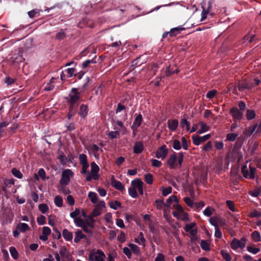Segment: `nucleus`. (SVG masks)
Returning <instances> with one entry per match:
<instances>
[{
	"label": "nucleus",
	"instance_id": "obj_2",
	"mask_svg": "<svg viewBox=\"0 0 261 261\" xmlns=\"http://www.w3.org/2000/svg\"><path fill=\"white\" fill-rule=\"evenodd\" d=\"M173 207L175 211L173 212L172 214L174 217L185 222L189 221L188 214L184 211L180 205L175 204L173 205Z\"/></svg>",
	"mask_w": 261,
	"mask_h": 261
},
{
	"label": "nucleus",
	"instance_id": "obj_34",
	"mask_svg": "<svg viewBox=\"0 0 261 261\" xmlns=\"http://www.w3.org/2000/svg\"><path fill=\"white\" fill-rule=\"evenodd\" d=\"M221 222V219L218 217H213L210 219V223L215 226V228L218 227V225Z\"/></svg>",
	"mask_w": 261,
	"mask_h": 261
},
{
	"label": "nucleus",
	"instance_id": "obj_50",
	"mask_svg": "<svg viewBox=\"0 0 261 261\" xmlns=\"http://www.w3.org/2000/svg\"><path fill=\"white\" fill-rule=\"evenodd\" d=\"M180 125L182 127H186L187 131L190 130V123L186 119H182L180 122Z\"/></svg>",
	"mask_w": 261,
	"mask_h": 261
},
{
	"label": "nucleus",
	"instance_id": "obj_59",
	"mask_svg": "<svg viewBox=\"0 0 261 261\" xmlns=\"http://www.w3.org/2000/svg\"><path fill=\"white\" fill-rule=\"evenodd\" d=\"M184 200L188 206L191 207L193 206L194 201L191 198L186 197L184 198Z\"/></svg>",
	"mask_w": 261,
	"mask_h": 261
},
{
	"label": "nucleus",
	"instance_id": "obj_42",
	"mask_svg": "<svg viewBox=\"0 0 261 261\" xmlns=\"http://www.w3.org/2000/svg\"><path fill=\"white\" fill-rule=\"evenodd\" d=\"M163 196H166L172 192V188L168 187L166 188L162 187L161 189Z\"/></svg>",
	"mask_w": 261,
	"mask_h": 261
},
{
	"label": "nucleus",
	"instance_id": "obj_15",
	"mask_svg": "<svg viewBox=\"0 0 261 261\" xmlns=\"http://www.w3.org/2000/svg\"><path fill=\"white\" fill-rule=\"evenodd\" d=\"M230 113L233 117L236 119H241L243 116V112L239 110L237 107H233L231 109Z\"/></svg>",
	"mask_w": 261,
	"mask_h": 261
},
{
	"label": "nucleus",
	"instance_id": "obj_31",
	"mask_svg": "<svg viewBox=\"0 0 261 261\" xmlns=\"http://www.w3.org/2000/svg\"><path fill=\"white\" fill-rule=\"evenodd\" d=\"M199 124L200 125L201 128L198 130L197 132V133L201 134L203 133H205L206 132H207L210 130V127L209 126H208L205 122H200L199 123Z\"/></svg>",
	"mask_w": 261,
	"mask_h": 261
},
{
	"label": "nucleus",
	"instance_id": "obj_60",
	"mask_svg": "<svg viewBox=\"0 0 261 261\" xmlns=\"http://www.w3.org/2000/svg\"><path fill=\"white\" fill-rule=\"evenodd\" d=\"M213 211L214 209L212 207L208 206L204 210L203 214L206 216L209 217L212 214Z\"/></svg>",
	"mask_w": 261,
	"mask_h": 261
},
{
	"label": "nucleus",
	"instance_id": "obj_8",
	"mask_svg": "<svg viewBox=\"0 0 261 261\" xmlns=\"http://www.w3.org/2000/svg\"><path fill=\"white\" fill-rule=\"evenodd\" d=\"M246 239L243 237L240 240L236 238H234L231 243L230 246L232 249L236 250L239 248H244L246 246Z\"/></svg>",
	"mask_w": 261,
	"mask_h": 261
},
{
	"label": "nucleus",
	"instance_id": "obj_38",
	"mask_svg": "<svg viewBox=\"0 0 261 261\" xmlns=\"http://www.w3.org/2000/svg\"><path fill=\"white\" fill-rule=\"evenodd\" d=\"M200 247L205 251L210 250V243L208 241L201 240L200 242Z\"/></svg>",
	"mask_w": 261,
	"mask_h": 261
},
{
	"label": "nucleus",
	"instance_id": "obj_63",
	"mask_svg": "<svg viewBox=\"0 0 261 261\" xmlns=\"http://www.w3.org/2000/svg\"><path fill=\"white\" fill-rule=\"evenodd\" d=\"M237 136V134H235L233 133H229L227 134L226 139L227 140L229 141H233L236 140Z\"/></svg>",
	"mask_w": 261,
	"mask_h": 261
},
{
	"label": "nucleus",
	"instance_id": "obj_39",
	"mask_svg": "<svg viewBox=\"0 0 261 261\" xmlns=\"http://www.w3.org/2000/svg\"><path fill=\"white\" fill-rule=\"evenodd\" d=\"M221 254L223 258L226 260V261H230L231 259V256L230 255V254L225 250H222L221 251Z\"/></svg>",
	"mask_w": 261,
	"mask_h": 261
},
{
	"label": "nucleus",
	"instance_id": "obj_44",
	"mask_svg": "<svg viewBox=\"0 0 261 261\" xmlns=\"http://www.w3.org/2000/svg\"><path fill=\"white\" fill-rule=\"evenodd\" d=\"M10 254L14 259H17L18 257V253L14 247H11L9 249Z\"/></svg>",
	"mask_w": 261,
	"mask_h": 261
},
{
	"label": "nucleus",
	"instance_id": "obj_29",
	"mask_svg": "<svg viewBox=\"0 0 261 261\" xmlns=\"http://www.w3.org/2000/svg\"><path fill=\"white\" fill-rule=\"evenodd\" d=\"M88 197L90 199L91 202L93 204H97L99 202L97 195L95 192H90L88 193Z\"/></svg>",
	"mask_w": 261,
	"mask_h": 261
},
{
	"label": "nucleus",
	"instance_id": "obj_52",
	"mask_svg": "<svg viewBox=\"0 0 261 261\" xmlns=\"http://www.w3.org/2000/svg\"><path fill=\"white\" fill-rule=\"evenodd\" d=\"M172 147L175 150H179L181 147L180 141L178 140H174L173 141Z\"/></svg>",
	"mask_w": 261,
	"mask_h": 261
},
{
	"label": "nucleus",
	"instance_id": "obj_58",
	"mask_svg": "<svg viewBox=\"0 0 261 261\" xmlns=\"http://www.w3.org/2000/svg\"><path fill=\"white\" fill-rule=\"evenodd\" d=\"M226 203L230 211H231L232 212L236 211L235 205L232 201L227 200Z\"/></svg>",
	"mask_w": 261,
	"mask_h": 261
},
{
	"label": "nucleus",
	"instance_id": "obj_46",
	"mask_svg": "<svg viewBox=\"0 0 261 261\" xmlns=\"http://www.w3.org/2000/svg\"><path fill=\"white\" fill-rule=\"evenodd\" d=\"M247 250L249 252L254 254H256L260 251V249L259 248H256L253 246H248L247 247Z\"/></svg>",
	"mask_w": 261,
	"mask_h": 261
},
{
	"label": "nucleus",
	"instance_id": "obj_61",
	"mask_svg": "<svg viewBox=\"0 0 261 261\" xmlns=\"http://www.w3.org/2000/svg\"><path fill=\"white\" fill-rule=\"evenodd\" d=\"M39 225H44L46 223V218L44 216L41 215L37 219Z\"/></svg>",
	"mask_w": 261,
	"mask_h": 261
},
{
	"label": "nucleus",
	"instance_id": "obj_28",
	"mask_svg": "<svg viewBox=\"0 0 261 261\" xmlns=\"http://www.w3.org/2000/svg\"><path fill=\"white\" fill-rule=\"evenodd\" d=\"M16 228L19 230L20 232H24L27 230H30L29 226L24 223H19L16 227Z\"/></svg>",
	"mask_w": 261,
	"mask_h": 261
},
{
	"label": "nucleus",
	"instance_id": "obj_17",
	"mask_svg": "<svg viewBox=\"0 0 261 261\" xmlns=\"http://www.w3.org/2000/svg\"><path fill=\"white\" fill-rule=\"evenodd\" d=\"M155 205L157 209L160 210H162L163 211V212H165L166 207L170 208V205L165 203L163 200L162 199L156 200L155 201Z\"/></svg>",
	"mask_w": 261,
	"mask_h": 261
},
{
	"label": "nucleus",
	"instance_id": "obj_16",
	"mask_svg": "<svg viewBox=\"0 0 261 261\" xmlns=\"http://www.w3.org/2000/svg\"><path fill=\"white\" fill-rule=\"evenodd\" d=\"M75 71V70L73 68H70L67 69H65L64 71L61 75V79L62 80H65L66 77H70L74 74Z\"/></svg>",
	"mask_w": 261,
	"mask_h": 261
},
{
	"label": "nucleus",
	"instance_id": "obj_22",
	"mask_svg": "<svg viewBox=\"0 0 261 261\" xmlns=\"http://www.w3.org/2000/svg\"><path fill=\"white\" fill-rule=\"evenodd\" d=\"M135 242L138 244L139 245L142 246L143 247L145 246L146 240L144 237L143 233L140 232L137 238L135 239Z\"/></svg>",
	"mask_w": 261,
	"mask_h": 261
},
{
	"label": "nucleus",
	"instance_id": "obj_49",
	"mask_svg": "<svg viewBox=\"0 0 261 261\" xmlns=\"http://www.w3.org/2000/svg\"><path fill=\"white\" fill-rule=\"evenodd\" d=\"M39 210L43 214H45L48 211V206L44 203L40 204L39 205Z\"/></svg>",
	"mask_w": 261,
	"mask_h": 261
},
{
	"label": "nucleus",
	"instance_id": "obj_23",
	"mask_svg": "<svg viewBox=\"0 0 261 261\" xmlns=\"http://www.w3.org/2000/svg\"><path fill=\"white\" fill-rule=\"evenodd\" d=\"M86 236L80 230H77L75 232V237L74 242L75 243H78L80 241L83 239L86 238Z\"/></svg>",
	"mask_w": 261,
	"mask_h": 261
},
{
	"label": "nucleus",
	"instance_id": "obj_51",
	"mask_svg": "<svg viewBox=\"0 0 261 261\" xmlns=\"http://www.w3.org/2000/svg\"><path fill=\"white\" fill-rule=\"evenodd\" d=\"M11 171H12V174L14 176H15V177H16L19 179L22 178V174L19 170L16 169V168H13L12 169Z\"/></svg>",
	"mask_w": 261,
	"mask_h": 261
},
{
	"label": "nucleus",
	"instance_id": "obj_45",
	"mask_svg": "<svg viewBox=\"0 0 261 261\" xmlns=\"http://www.w3.org/2000/svg\"><path fill=\"white\" fill-rule=\"evenodd\" d=\"M246 116L248 120H252L255 118V113L253 110H248L246 111Z\"/></svg>",
	"mask_w": 261,
	"mask_h": 261
},
{
	"label": "nucleus",
	"instance_id": "obj_7",
	"mask_svg": "<svg viewBox=\"0 0 261 261\" xmlns=\"http://www.w3.org/2000/svg\"><path fill=\"white\" fill-rule=\"evenodd\" d=\"M106 258L105 253L101 250H92L89 255L90 261H104Z\"/></svg>",
	"mask_w": 261,
	"mask_h": 261
},
{
	"label": "nucleus",
	"instance_id": "obj_62",
	"mask_svg": "<svg viewBox=\"0 0 261 261\" xmlns=\"http://www.w3.org/2000/svg\"><path fill=\"white\" fill-rule=\"evenodd\" d=\"M82 171H81V173L82 174H84V175H86L88 172V169L89 168V164H88V163H86V164H82Z\"/></svg>",
	"mask_w": 261,
	"mask_h": 261
},
{
	"label": "nucleus",
	"instance_id": "obj_10",
	"mask_svg": "<svg viewBox=\"0 0 261 261\" xmlns=\"http://www.w3.org/2000/svg\"><path fill=\"white\" fill-rule=\"evenodd\" d=\"M88 151L90 155H93L96 160H99L100 154L102 152V149L96 144L90 145L88 148Z\"/></svg>",
	"mask_w": 261,
	"mask_h": 261
},
{
	"label": "nucleus",
	"instance_id": "obj_64",
	"mask_svg": "<svg viewBox=\"0 0 261 261\" xmlns=\"http://www.w3.org/2000/svg\"><path fill=\"white\" fill-rule=\"evenodd\" d=\"M80 214V210L78 208H75V210H74V212H71L70 214V216L72 218L75 219L77 218H79L78 216H79Z\"/></svg>",
	"mask_w": 261,
	"mask_h": 261
},
{
	"label": "nucleus",
	"instance_id": "obj_19",
	"mask_svg": "<svg viewBox=\"0 0 261 261\" xmlns=\"http://www.w3.org/2000/svg\"><path fill=\"white\" fill-rule=\"evenodd\" d=\"M210 3L209 2L207 4L204 3V5L202 6L203 11L201 14V21L203 20L206 18L207 15L210 12Z\"/></svg>",
	"mask_w": 261,
	"mask_h": 261
},
{
	"label": "nucleus",
	"instance_id": "obj_30",
	"mask_svg": "<svg viewBox=\"0 0 261 261\" xmlns=\"http://www.w3.org/2000/svg\"><path fill=\"white\" fill-rule=\"evenodd\" d=\"M88 109L87 105L83 104L80 106L79 114L81 117H85L88 114Z\"/></svg>",
	"mask_w": 261,
	"mask_h": 261
},
{
	"label": "nucleus",
	"instance_id": "obj_56",
	"mask_svg": "<svg viewBox=\"0 0 261 261\" xmlns=\"http://www.w3.org/2000/svg\"><path fill=\"white\" fill-rule=\"evenodd\" d=\"M79 161L81 165L88 163L87 160V155L84 153L80 154L79 155Z\"/></svg>",
	"mask_w": 261,
	"mask_h": 261
},
{
	"label": "nucleus",
	"instance_id": "obj_40",
	"mask_svg": "<svg viewBox=\"0 0 261 261\" xmlns=\"http://www.w3.org/2000/svg\"><path fill=\"white\" fill-rule=\"evenodd\" d=\"M55 205L59 207L63 206V199L60 196H56L54 199Z\"/></svg>",
	"mask_w": 261,
	"mask_h": 261
},
{
	"label": "nucleus",
	"instance_id": "obj_21",
	"mask_svg": "<svg viewBox=\"0 0 261 261\" xmlns=\"http://www.w3.org/2000/svg\"><path fill=\"white\" fill-rule=\"evenodd\" d=\"M168 128L172 132L175 131L176 129L178 121L176 119L169 120L167 122Z\"/></svg>",
	"mask_w": 261,
	"mask_h": 261
},
{
	"label": "nucleus",
	"instance_id": "obj_14",
	"mask_svg": "<svg viewBox=\"0 0 261 261\" xmlns=\"http://www.w3.org/2000/svg\"><path fill=\"white\" fill-rule=\"evenodd\" d=\"M51 233V229L47 226H44L42 228V234L40 236L39 239L43 241L48 240V236Z\"/></svg>",
	"mask_w": 261,
	"mask_h": 261
},
{
	"label": "nucleus",
	"instance_id": "obj_11",
	"mask_svg": "<svg viewBox=\"0 0 261 261\" xmlns=\"http://www.w3.org/2000/svg\"><path fill=\"white\" fill-rule=\"evenodd\" d=\"M143 182L140 179L137 178L132 181L131 186L136 190H138L139 193L141 195H143Z\"/></svg>",
	"mask_w": 261,
	"mask_h": 261
},
{
	"label": "nucleus",
	"instance_id": "obj_53",
	"mask_svg": "<svg viewBox=\"0 0 261 261\" xmlns=\"http://www.w3.org/2000/svg\"><path fill=\"white\" fill-rule=\"evenodd\" d=\"M128 194L133 198H137L138 196L137 190L132 187L128 189Z\"/></svg>",
	"mask_w": 261,
	"mask_h": 261
},
{
	"label": "nucleus",
	"instance_id": "obj_32",
	"mask_svg": "<svg viewBox=\"0 0 261 261\" xmlns=\"http://www.w3.org/2000/svg\"><path fill=\"white\" fill-rule=\"evenodd\" d=\"M183 30H184V28L181 27L173 28L169 32V36L171 37L175 36Z\"/></svg>",
	"mask_w": 261,
	"mask_h": 261
},
{
	"label": "nucleus",
	"instance_id": "obj_13",
	"mask_svg": "<svg viewBox=\"0 0 261 261\" xmlns=\"http://www.w3.org/2000/svg\"><path fill=\"white\" fill-rule=\"evenodd\" d=\"M211 137L210 134H207L202 137H199L198 136H193L192 137V139L193 141V143L195 145H199L201 143L206 141L208 140Z\"/></svg>",
	"mask_w": 261,
	"mask_h": 261
},
{
	"label": "nucleus",
	"instance_id": "obj_4",
	"mask_svg": "<svg viewBox=\"0 0 261 261\" xmlns=\"http://www.w3.org/2000/svg\"><path fill=\"white\" fill-rule=\"evenodd\" d=\"M241 171L243 176L246 178L253 179L255 178L256 168L251 165L249 167L247 165H243L241 168Z\"/></svg>",
	"mask_w": 261,
	"mask_h": 261
},
{
	"label": "nucleus",
	"instance_id": "obj_55",
	"mask_svg": "<svg viewBox=\"0 0 261 261\" xmlns=\"http://www.w3.org/2000/svg\"><path fill=\"white\" fill-rule=\"evenodd\" d=\"M74 222L77 227H82L85 223L84 221L82 220L80 217L74 219Z\"/></svg>",
	"mask_w": 261,
	"mask_h": 261
},
{
	"label": "nucleus",
	"instance_id": "obj_3",
	"mask_svg": "<svg viewBox=\"0 0 261 261\" xmlns=\"http://www.w3.org/2000/svg\"><path fill=\"white\" fill-rule=\"evenodd\" d=\"M99 168L98 166L95 163L92 162L91 164V170L90 172H88L86 175V180L90 181L92 180H97L99 177L98 172Z\"/></svg>",
	"mask_w": 261,
	"mask_h": 261
},
{
	"label": "nucleus",
	"instance_id": "obj_43",
	"mask_svg": "<svg viewBox=\"0 0 261 261\" xmlns=\"http://www.w3.org/2000/svg\"><path fill=\"white\" fill-rule=\"evenodd\" d=\"M172 202H175V204H178V200L177 198V197L175 195H172L170 197H169L166 200V204H168L170 206L171 204L172 203Z\"/></svg>",
	"mask_w": 261,
	"mask_h": 261
},
{
	"label": "nucleus",
	"instance_id": "obj_47",
	"mask_svg": "<svg viewBox=\"0 0 261 261\" xmlns=\"http://www.w3.org/2000/svg\"><path fill=\"white\" fill-rule=\"evenodd\" d=\"M108 136L111 139L117 138L119 137V132L118 130L111 131L109 133Z\"/></svg>",
	"mask_w": 261,
	"mask_h": 261
},
{
	"label": "nucleus",
	"instance_id": "obj_5",
	"mask_svg": "<svg viewBox=\"0 0 261 261\" xmlns=\"http://www.w3.org/2000/svg\"><path fill=\"white\" fill-rule=\"evenodd\" d=\"M73 175L74 173L71 170L69 169L64 170L62 173L60 185L62 186H66L69 183L70 179L73 177Z\"/></svg>",
	"mask_w": 261,
	"mask_h": 261
},
{
	"label": "nucleus",
	"instance_id": "obj_35",
	"mask_svg": "<svg viewBox=\"0 0 261 261\" xmlns=\"http://www.w3.org/2000/svg\"><path fill=\"white\" fill-rule=\"evenodd\" d=\"M128 246L129 247L130 250H132L134 254L138 255L140 253V249L137 245L134 244L129 243L128 245Z\"/></svg>",
	"mask_w": 261,
	"mask_h": 261
},
{
	"label": "nucleus",
	"instance_id": "obj_1",
	"mask_svg": "<svg viewBox=\"0 0 261 261\" xmlns=\"http://www.w3.org/2000/svg\"><path fill=\"white\" fill-rule=\"evenodd\" d=\"M184 160V153L180 152L178 153L174 152L171 154L168 160L167 164L171 169H175L178 165L179 168L181 167Z\"/></svg>",
	"mask_w": 261,
	"mask_h": 261
},
{
	"label": "nucleus",
	"instance_id": "obj_24",
	"mask_svg": "<svg viewBox=\"0 0 261 261\" xmlns=\"http://www.w3.org/2000/svg\"><path fill=\"white\" fill-rule=\"evenodd\" d=\"M254 87V85L248 84L246 81H243L239 83L238 85L239 90L243 91L245 89H250Z\"/></svg>",
	"mask_w": 261,
	"mask_h": 261
},
{
	"label": "nucleus",
	"instance_id": "obj_48",
	"mask_svg": "<svg viewBox=\"0 0 261 261\" xmlns=\"http://www.w3.org/2000/svg\"><path fill=\"white\" fill-rule=\"evenodd\" d=\"M196 224L195 222L187 224L185 226L184 229L186 232H189L192 229L196 227Z\"/></svg>",
	"mask_w": 261,
	"mask_h": 261
},
{
	"label": "nucleus",
	"instance_id": "obj_41",
	"mask_svg": "<svg viewBox=\"0 0 261 261\" xmlns=\"http://www.w3.org/2000/svg\"><path fill=\"white\" fill-rule=\"evenodd\" d=\"M109 204L110 207L114 210H117L118 208L121 207V203L117 200L111 201L109 202Z\"/></svg>",
	"mask_w": 261,
	"mask_h": 261
},
{
	"label": "nucleus",
	"instance_id": "obj_27",
	"mask_svg": "<svg viewBox=\"0 0 261 261\" xmlns=\"http://www.w3.org/2000/svg\"><path fill=\"white\" fill-rule=\"evenodd\" d=\"M170 208H168L166 207L165 208V212H164V217L166 219V220L168 221V222L171 224L173 220L172 219V217L170 215Z\"/></svg>",
	"mask_w": 261,
	"mask_h": 261
},
{
	"label": "nucleus",
	"instance_id": "obj_20",
	"mask_svg": "<svg viewBox=\"0 0 261 261\" xmlns=\"http://www.w3.org/2000/svg\"><path fill=\"white\" fill-rule=\"evenodd\" d=\"M144 149L143 144L141 141L137 142L135 143L133 147L134 152L135 153H140Z\"/></svg>",
	"mask_w": 261,
	"mask_h": 261
},
{
	"label": "nucleus",
	"instance_id": "obj_9",
	"mask_svg": "<svg viewBox=\"0 0 261 261\" xmlns=\"http://www.w3.org/2000/svg\"><path fill=\"white\" fill-rule=\"evenodd\" d=\"M106 207V203L104 201H99L95 205V208L90 215L93 217L99 216L102 213V210Z\"/></svg>",
	"mask_w": 261,
	"mask_h": 261
},
{
	"label": "nucleus",
	"instance_id": "obj_18",
	"mask_svg": "<svg viewBox=\"0 0 261 261\" xmlns=\"http://www.w3.org/2000/svg\"><path fill=\"white\" fill-rule=\"evenodd\" d=\"M111 185L117 190L122 191L124 189V187L122 183L119 180H117L114 177L111 179Z\"/></svg>",
	"mask_w": 261,
	"mask_h": 261
},
{
	"label": "nucleus",
	"instance_id": "obj_36",
	"mask_svg": "<svg viewBox=\"0 0 261 261\" xmlns=\"http://www.w3.org/2000/svg\"><path fill=\"white\" fill-rule=\"evenodd\" d=\"M256 125L252 127H247L244 132V135L246 137L250 136L255 130Z\"/></svg>",
	"mask_w": 261,
	"mask_h": 261
},
{
	"label": "nucleus",
	"instance_id": "obj_6",
	"mask_svg": "<svg viewBox=\"0 0 261 261\" xmlns=\"http://www.w3.org/2000/svg\"><path fill=\"white\" fill-rule=\"evenodd\" d=\"M80 99V92L76 88H72L69 95L68 101L70 103V110L73 109L74 105L78 103Z\"/></svg>",
	"mask_w": 261,
	"mask_h": 261
},
{
	"label": "nucleus",
	"instance_id": "obj_54",
	"mask_svg": "<svg viewBox=\"0 0 261 261\" xmlns=\"http://www.w3.org/2000/svg\"><path fill=\"white\" fill-rule=\"evenodd\" d=\"M145 181L149 185H151L153 182V176L150 173L146 174L145 175Z\"/></svg>",
	"mask_w": 261,
	"mask_h": 261
},
{
	"label": "nucleus",
	"instance_id": "obj_37",
	"mask_svg": "<svg viewBox=\"0 0 261 261\" xmlns=\"http://www.w3.org/2000/svg\"><path fill=\"white\" fill-rule=\"evenodd\" d=\"M251 237L255 242L261 241L260 234L257 231H254L251 234Z\"/></svg>",
	"mask_w": 261,
	"mask_h": 261
},
{
	"label": "nucleus",
	"instance_id": "obj_33",
	"mask_svg": "<svg viewBox=\"0 0 261 261\" xmlns=\"http://www.w3.org/2000/svg\"><path fill=\"white\" fill-rule=\"evenodd\" d=\"M94 217L89 215L88 218L84 221L85 224H86L88 226H89L91 228H93L94 227V222L95 220L93 218Z\"/></svg>",
	"mask_w": 261,
	"mask_h": 261
},
{
	"label": "nucleus",
	"instance_id": "obj_57",
	"mask_svg": "<svg viewBox=\"0 0 261 261\" xmlns=\"http://www.w3.org/2000/svg\"><path fill=\"white\" fill-rule=\"evenodd\" d=\"M55 79L52 78L50 80V83L47 84L44 88V90L47 91H49L53 89L54 86L53 85V83H54Z\"/></svg>",
	"mask_w": 261,
	"mask_h": 261
},
{
	"label": "nucleus",
	"instance_id": "obj_12",
	"mask_svg": "<svg viewBox=\"0 0 261 261\" xmlns=\"http://www.w3.org/2000/svg\"><path fill=\"white\" fill-rule=\"evenodd\" d=\"M168 153V149L165 145H163L155 151V157L158 159H164L166 158Z\"/></svg>",
	"mask_w": 261,
	"mask_h": 261
},
{
	"label": "nucleus",
	"instance_id": "obj_25",
	"mask_svg": "<svg viewBox=\"0 0 261 261\" xmlns=\"http://www.w3.org/2000/svg\"><path fill=\"white\" fill-rule=\"evenodd\" d=\"M62 236L66 241H71L73 238L72 233L67 229H64L62 231Z\"/></svg>",
	"mask_w": 261,
	"mask_h": 261
},
{
	"label": "nucleus",
	"instance_id": "obj_26",
	"mask_svg": "<svg viewBox=\"0 0 261 261\" xmlns=\"http://www.w3.org/2000/svg\"><path fill=\"white\" fill-rule=\"evenodd\" d=\"M142 116L141 114H139L135 119L132 125V128H137L140 126L142 122Z\"/></svg>",
	"mask_w": 261,
	"mask_h": 261
}]
</instances>
